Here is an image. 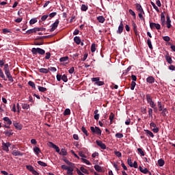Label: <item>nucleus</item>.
<instances>
[{
    "label": "nucleus",
    "instance_id": "nucleus-50",
    "mask_svg": "<svg viewBox=\"0 0 175 175\" xmlns=\"http://www.w3.org/2000/svg\"><path fill=\"white\" fill-rule=\"evenodd\" d=\"M26 169H27V170H29V172H33L35 168H33V167L31 165H26Z\"/></svg>",
    "mask_w": 175,
    "mask_h": 175
},
{
    "label": "nucleus",
    "instance_id": "nucleus-25",
    "mask_svg": "<svg viewBox=\"0 0 175 175\" xmlns=\"http://www.w3.org/2000/svg\"><path fill=\"white\" fill-rule=\"evenodd\" d=\"M74 42L76 44H80L81 43V39L79 36H75L74 38Z\"/></svg>",
    "mask_w": 175,
    "mask_h": 175
},
{
    "label": "nucleus",
    "instance_id": "nucleus-37",
    "mask_svg": "<svg viewBox=\"0 0 175 175\" xmlns=\"http://www.w3.org/2000/svg\"><path fill=\"white\" fill-rule=\"evenodd\" d=\"M99 80H100V78L98 77L92 78V81H93L95 85H96Z\"/></svg>",
    "mask_w": 175,
    "mask_h": 175
},
{
    "label": "nucleus",
    "instance_id": "nucleus-64",
    "mask_svg": "<svg viewBox=\"0 0 175 175\" xmlns=\"http://www.w3.org/2000/svg\"><path fill=\"white\" fill-rule=\"evenodd\" d=\"M154 28L157 30L161 29V25L159 23H154Z\"/></svg>",
    "mask_w": 175,
    "mask_h": 175
},
{
    "label": "nucleus",
    "instance_id": "nucleus-3",
    "mask_svg": "<svg viewBox=\"0 0 175 175\" xmlns=\"http://www.w3.org/2000/svg\"><path fill=\"white\" fill-rule=\"evenodd\" d=\"M90 131L93 134L98 135V136H100L102 135V130L98 126H91Z\"/></svg>",
    "mask_w": 175,
    "mask_h": 175
},
{
    "label": "nucleus",
    "instance_id": "nucleus-54",
    "mask_svg": "<svg viewBox=\"0 0 175 175\" xmlns=\"http://www.w3.org/2000/svg\"><path fill=\"white\" fill-rule=\"evenodd\" d=\"M81 159L83 163H85L86 165H91V162H90V161L87 160L86 159L81 158Z\"/></svg>",
    "mask_w": 175,
    "mask_h": 175
},
{
    "label": "nucleus",
    "instance_id": "nucleus-59",
    "mask_svg": "<svg viewBox=\"0 0 175 175\" xmlns=\"http://www.w3.org/2000/svg\"><path fill=\"white\" fill-rule=\"evenodd\" d=\"M127 163L130 166V167H132L133 163H132V159L131 158H128Z\"/></svg>",
    "mask_w": 175,
    "mask_h": 175
},
{
    "label": "nucleus",
    "instance_id": "nucleus-16",
    "mask_svg": "<svg viewBox=\"0 0 175 175\" xmlns=\"http://www.w3.org/2000/svg\"><path fill=\"white\" fill-rule=\"evenodd\" d=\"M33 152H35L36 155H39L40 152H42V150H40V148L38 146H34L33 148Z\"/></svg>",
    "mask_w": 175,
    "mask_h": 175
},
{
    "label": "nucleus",
    "instance_id": "nucleus-23",
    "mask_svg": "<svg viewBox=\"0 0 175 175\" xmlns=\"http://www.w3.org/2000/svg\"><path fill=\"white\" fill-rule=\"evenodd\" d=\"M97 20H98V23L103 24V23H105L106 19L105 18V17L103 16H99L97 17Z\"/></svg>",
    "mask_w": 175,
    "mask_h": 175
},
{
    "label": "nucleus",
    "instance_id": "nucleus-19",
    "mask_svg": "<svg viewBox=\"0 0 175 175\" xmlns=\"http://www.w3.org/2000/svg\"><path fill=\"white\" fill-rule=\"evenodd\" d=\"M144 132H146V136L149 137H154V133H152V132L150 130H144Z\"/></svg>",
    "mask_w": 175,
    "mask_h": 175
},
{
    "label": "nucleus",
    "instance_id": "nucleus-34",
    "mask_svg": "<svg viewBox=\"0 0 175 175\" xmlns=\"http://www.w3.org/2000/svg\"><path fill=\"white\" fill-rule=\"evenodd\" d=\"M53 36L51 35H48V36H38L37 39L38 40H42V39H47L48 38H51Z\"/></svg>",
    "mask_w": 175,
    "mask_h": 175
},
{
    "label": "nucleus",
    "instance_id": "nucleus-42",
    "mask_svg": "<svg viewBox=\"0 0 175 175\" xmlns=\"http://www.w3.org/2000/svg\"><path fill=\"white\" fill-rule=\"evenodd\" d=\"M68 59H69V57L66 56V57H61L59 59V61H60V62H66V61H68Z\"/></svg>",
    "mask_w": 175,
    "mask_h": 175
},
{
    "label": "nucleus",
    "instance_id": "nucleus-61",
    "mask_svg": "<svg viewBox=\"0 0 175 175\" xmlns=\"http://www.w3.org/2000/svg\"><path fill=\"white\" fill-rule=\"evenodd\" d=\"M5 65H9V64H5V61H3V59H1L0 60V67L2 68V66H4V68H5Z\"/></svg>",
    "mask_w": 175,
    "mask_h": 175
},
{
    "label": "nucleus",
    "instance_id": "nucleus-36",
    "mask_svg": "<svg viewBox=\"0 0 175 175\" xmlns=\"http://www.w3.org/2000/svg\"><path fill=\"white\" fill-rule=\"evenodd\" d=\"M94 169L96 170V172H99L100 173L102 172V167H100L99 165H95Z\"/></svg>",
    "mask_w": 175,
    "mask_h": 175
},
{
    "label": "nucleus",
    "instance_id": "nucleus-43",
    "mask_svg": "<svg viewBox=\"0 0 175 175\" xmlns=\"http://www.w3.org/2000/svg\"><path fill=\"white\" fill-rule=\"evenodd\" d=\"M62 80L64 83H68V76H66V75H63L62 76Z\"/></svg>",
    "mask_w": 175,
    "mask_h": 175
},
{
    "label": "nucleus",
    "instance_id": "nucleus-21",
    "mask_svg": "<svg viewBox=\"0 0 175 175\" xmlns=\"http://www.w3.org/2000/svg\"><path fill=\"white\" fill-rule=\"evenodd\" d=\"M3 133L5 136H8V137H10L13 135V131L8 130L6 131H4Z\"/></svg>",
    "mask_w": 175,
    "mask_h": 175
},
{
    "label": "nucleus",
    "instance_id": "nucleus-51",
    "mask_svg": "<svg viewBox=\"0 0 175 175\" xmlns=\"http://www.w3.org/2000/svg\"><path fill=\"white\" fill-rule=\"evenodd\" d=\"M28 84H29V85L31 88H36V87L35 86V83L33 82V81H29V82H28Z\"/></svg>",
    "mask_w": 175,
    "mask_h": 175
},
{
    "label": "nucleus",
    "instance_id": "nucleus-8",
    "mask_svg": "<svg viewBox=\"0 0 175 175\" xmlns=\"http://www.w3.org/2000/svg\"><path fill=\"white\" fill-rule=\"evenodd\" d=\"M96 143L97 146L101 148V150H106V144H105L102 141L96 140Z\"/></svg>",
    "mask_w": 175,
    "mask_h": 175
},
{
    "label": "nucleus",
    "instance_id": "nucleus-38",
    "mask_svg": "<svg viewBox=\"0 0 175 175\" xmlns=\"http://www.w3.org/2000/svg\"><path fill=\"white\" fill-rule=\"evenodd\" d=\"M147 44L150 50H152V43L151 42V40L149 38L147 40Z\"/></svg>",
    "mask_w": 175,
    "mask_h": 175
},
{
    "label": "nucleus",
    "instance_id": "nucleus-22",
    "mask_svg": "<svg viewBox=\"0 0 175 175\" xmlns=\"http://www.w3.org/2000/svg\"><path fill=\"white\" fill-rule=\"evenodd\" d=\"M59 155H62L63 157H66L68 155V152L66 151V149L62 148L61 152H59Z\"/></svg>",
    "mask_w": 175,
    "mask_h": 175
},
{
    "label": "nucleus",
    "instance_id": "nucleus-56",
    "mask_svg": "<svg viewBox=\"0 0 175 175\" xmlns=\"http://www.w3.org/2000/svg\"><path fill=\"white\" fill-rule=\"evenodd\" d=\"M63 161H64V162H65V163H66L67 165H69V166H73L72 163L69 161V160H68L66 159H64Z\"/></svg>",
    "mask_w": 175,
    "mask_h": 175
},
{
    "label": "nucleus",
    "instance_id": "nucleus-39",
    "mask_svg": "<svg viewBox=\"0 0 175 175\" xmlns=\"http://www.w3.org/2000/svg\"><path fill=\"white\" fill-rule=\"evenodd\" d=\"M114 117H115L114 113L113 112H111L109 115V120H110L111 124H113V120H114Z\"/></svg>",
    "mask_w": 175,
    "mask_h": 175
},
{
    "label": "nucleus",
    "instance_id": "nucleus-12",
    "mask_svg": "<svg viewBox=\"0 0 175 175\" xmlns=\"http://www.w3.org/2000/svg\"><path fill=\"white\" fill-rule=\"evenodd\" d=\"M13 125L16 128V129H18V131H21L23 129V126H21V124H20V123H18L16 121L13 122Z\"/></svg>",
    "mask_w": 175,
    "mask_h": 175
},
{
    "label": "nucleus",
    "instance_id": "nucleus-5",
    "mask_svg": "<svg viewBox=\"0 0 175 175\" xmlns=\"http://www.w3.org/2000/svg\"><path fill=\"white\" fill-rule=\"evenodd\" d=\"M12 146V144L10 142H3L2 143V148L3 151H5L6 152H9V147Z\"/></svg>",
    "mask_w": 175,
    "mask_h": 175
},
{
    "label": "nucleus",
    "instance_id": "nucleus-27",
    "mask_svg": "<svg viewBox=\"0 0 175 175\" xmlns=\"http://www.w3.org/2000/svg\"><path fill=\"white\" fill-rule=\"evenodd\" d=\"M79 170L81 173H84V174H90L88 170L85 169L84 167H81Z\"/></svg>",
    "mask_w": 175,
    "mask_h": 175
},
{
    "label": "nucleus",
    "instance_id": "nucleus-52",
    "mask_svg": "<svg viewBox=\"0 0 175 175\" xmlns=\"http://www.w3.org/2000/svg\"><path fill=\"white\" fill-rule=\"evenodd\" d=\"M131 91H133V90H135V88L136 87V82L135 81H131Z\"/></svg>",
    "mask_w": 175,
    "mask_h": 175
},
{
    "label": "nucleus",
    "instance_id": "nucleus-41",
    "mask_svg": "<svg viewBox=\"0 0 175 175\" xmlns=\"http://www.w3.org/2000/svg\"><path fill=\"white\" fill-rule=\"evenodd\" d=\"M38 90L40 91V92H46V91H47V88L42 86H38Z\"/></svg>",
    "mask_w": 175,
    "mask_h": 175
},
{
    "label": "nucleus",
    "instance_id": "nucleus-11",
    "mask_svg": "<svg viewBox=\"0 0 175 175\" xmlns=\"http://www.w3.org/2000/svg\"><path fill=\"white\" fill-rule=\"evenodd\" d=\"M146 83H148L149 84H154L155 83V78L152 76H149L146 78Z\"/></svg>",
    "mask_w": 175,
    "mask_h": 175
},
{
    "label": "nucleus",
    "instance_id": "nucleus-49",
    "mask_svg": "<svg viewBox=\"0 0 175 175\" xmlns=\"http://www.w3.org/2000/svg\"><path fill=\"white\" fill-rule=\"evenodd\" d=\"M70 109H66L64 111V116H70Z\"/></svg>",
    "mask_w": 175,
    "mask_h": 175
},
{
    "label": "nucleus",
    "instance_id": "nucleus-53",
    "mask_svg": "<svg viewBox=\"0 0 175 175\" xmlns=\"http://www.w3.org/2000/svg\"><path fill=\"white\" fill-rule=\"evenodd\" d=\"M129 13L130 14H131V15L133 16V17H134V18H136V13H135V11H134V10L130 9V10H129Z\"/></svg>",
    "mask_w": 175,
    "mask_h": 175
},
{
    "label": "nucleus",
    "instance_id": "nucleus-32",
    "mask_svg": "<svg viewBox=\"0 0 175 175\" xmlns=\"http://www.w3.org/2000/svg\"><path fill=\"white\" fill-rule=\"evenodd\" d=\"M157 163L159 166L162 167L163 165H165V161L162 159H160L157 161Z\"/></svg>",
    "mask_w": 175,
    "mask_h": 175
},
{
    "label": "nucleus",
    "instance_id": "nucleus-31",
    "mask_svg": "<svg viewBox=\"0 0 175 175\" xmlns=\"http://www.w3.org/2000/svg\"><path fill=\"white\" fill-rule=\"evenodd\" d=\"M157 106L159 107V111H162V110L163 109V105L162 104V102L158 101L157 102Z\"/></svg>",
    "mask_w": 175,
    "mask_h": 175
},
{
    "label": "nucleus",
    "instance_id": "nucleus-57",
    "mask_svg": "<svg viewBox=\"0 0 175 175\" xmlns=\"http://www.w3.org/2000/svg\"><path fill=\"white\" fill-rule=\"evenodd\" d=\"M91 51L92 53H95V51H96V48L95 46V43L92 44V45H91Z\"/></svg>",
    "mask_w": 175,
    "mask_h": 175
},
{
    "label": "nucleus",
    "instance_id": "nucleus-9",
    "mask_svg": "<svg viewBox=\"0 0 175 175\" xmlns=\"http://www.w3.org/2000/svg\"><path fill=\"white\" fill-rule=\"evenodd\" d=\"M49 147H51V148H53L54 150H55L56 152H58V154H59L60 152V150H59V147H58L57 145H55L54 143L53 142H49Z\"/></svg>",
    "mask_w": 175,
    "mask_h": 175
},
{
    "label": "nucleus",
    "instance_id": "nucleus-58",
    "mask_svg": "<svg viewBox=\"0 0 175 175\" xmlns=\"http://www.w3.org/2000/svg\"><path fill=\"white\" fill-rule=\"evenodd\" d=\"M137 151H138L139 154H140V155H142V157H144V151H143V149H142L141 148H138Z\"/></svg>",
    "mask_w": 175,
    "mask_h": 175
},
{
    "label": "nucleus",
    "instance_id": "nucleus-18",
    "mask_svg": "<svg viewBox=\"0 0 175 175\" xmlns=\"http://www.w3.org/2000/svg\"><path fill=\"white\" fill-rule=\"evenodd\" d=\"M165 60L167 61V63L169 64H173V60L172 59V57L169 55V53L165 55Z\"/></svg>",
    "mask_w": 175,
    "mask_h": 175
},
{
    "label": "nucleus",
    "instance_id": "nucleus-45",
    "mask_svg": "<svg viewBox=\"0 0 175 175\" xmlns=\"http://www.w3.org/2000/svg\"><path fill=\"white\" fill-rule=\"evenodd\" d=\"M148 117L149 118H152V108H148Z\"/></svg>",
    "mask_w": 175,
    "mask_h": 175
},
{
    "label": "nucleus",
    "instance_id": "nucleus-14",
    "mask_svg": "<svg viewBox=\"0 0 175 175\" xmlns=\"http://www.w3.org/2000/svg\"><path fill=\"white\" fill-rule=\"evenodd\" d=\"M166 18L167 28H172V21L170 20V16L168 15L166 16Z\"/></svg>",
    "mask_w": 175,
    "mask_h": 175
},
{
    "label": "nucleus",
    "instance_id": "nucleus-55",
    "mask_svg": "<svg viewBox=\"0 0 175 175\" xmlns=\"http://www.w3.org/2000/svg\"><path fill=\"white\" fill-rule=\"evenodd\" d=\"M150 3H151L152 6L153 7V9H154L157 12H159V8H157V6L155 5V3L151 1Z\"/></svg>",
    "mask_w": 175,
    "mask_h": 175
},
{
    "label": "nucleus",
    "instance_id": "nucleus-44",
    "mask_svg": "<svg viewBox=\"0 0 175 175\" xmlns=\"http://www.w3.org/2000/svg\"><path fill=\"white\" fill-rule=\"evenodd\" d=\"M116 137H117V139H122V137H124V134L121 133H117L115 135Z\"/></svg>",
    "mask_w": 175,
    "mask_h": 175
},
{
    "label": "nucleus",
    "instance_id": "nucleus-40",
    "mask_svg": "<svg viewBox=\"0 0 175 175\" xmlns=\"http://www.w3.org/2000/svg\"><path fill=\"white\" fill-rule=\"evenodd\" d=\"M131 69H132V66H129L126 70H123L122 75H124V76L126 75V74L131 70Z\"/></svg>",
    "mask_w": 175,
    "mask_h": 175
},
{
    "label": "nucleus",
    "instance_id": "nucleus-30",
    "mask_svg": "<svg viewBox=\"0 0 175 175\" xmlns=\"http://www.w3.org/2000/svg\"><path fill=\"white\" fill-rule=\"evenodd\" d=\"M35 32H37L36 27L27 30L26 31V33H28L29 35L31 33H35Z\"/></svg>",
    "mask_w": 175,
    "mask_h": 175
},
{
    "label": "nucleus",
    "instance_id": "nucleus-29",
    "mask_svg": "<svg viewBox=\"0 0 175 175\" xmlns=\"http://www.w3.org/2000/svg\"><path fill=\"white\" fill-rule=\"evenodd\" d=\"M73 170H74L73 167H69L68 168V170H66L67 171L66 174L67 175H73Z\"/></svg>",
    "mask_w": 175,
    "mask_h": 175
},
{
    "label": "nucleus",
    "instance_id": "nucleus-47",
    "mask_svg": "<svg viewBox=\"0 0 175 175\" xmlns=\"http://www.w3.org/2000/svg\"><path fill=\"white\" fill-rule=\"evenodd\" d=\"M38 165H40V166H42L43 167H46V166H47V163H46L42 161H38Z\"/></svg>",
    "mask_w": 175,
    "mask_h": 175
},
{
    "label": "nucleus",
    "instance_id": "nucleus-7",
    "mask_svg": "<svg viewBox=\"0 0 175 175\" xmlns=\"http://www.w3.org/2000/svg\"><path fill=\"white\" fill-rule=\"evenodd\" d=\"M12 154L14 157H23V155H24V153L20 152L18 150H13L12 151Z\"/></svg>",
    "mask_w": 175,
    "mask_h": 175
},
{
    "label": "nucleus",
    "instance_id": "nucleus-46",
    "mask_svg": "<svg viewBox=\"0 0 175 175\" xmlns=\"http://www.w3.org/2000/svg\"><path fill=\"white\" fill-rule=\"evenodd\" d=\"M81 131L83 132V133H84V135H85V136H88V131H87V129L84 127V126H83L81 127Z\"/></svg>",
    "mask_w": 175,
    "mask_h": 175
},
{
    "label": "nucleus",
    "instance_id": "nucleus-13",
    "mask_svg": "<svg viewBox=\"0 0 175 175\" xmlns=\"http://www.w3.org/2000/svg\"><path fill=\"white\" fill-rule=\"evenodd\" d=\"M122 31H124V23H122V21H121L118 27V29L117 31V33H119L120 35Z\"/></svg>",
    "mask_w": 175,
    "mask_h": 175
},
{
    "label": "nucleus",
    "instance_id": "nucleus-60",
    "mask_svg": "<svg viewBox=\"0 0 175 175\" xmlns=\"http://www.w3.org/2000/svg\"><path fill=\"white\" fill-rule=\"evenodd\" d=\"M114 154L118 157V158H121V157H122L121 152L120 151H115Z\"/></svg>",
    "mask_w": 175,
    "mask_h": 175
},
{
    "label": "nucleus",
    "instance_id": "nucleus-17",
    "mask_svg": "<svg viewBox=\"0 0 175 175\" xmlns=\"http://www.w3.org/2000/svg\"><path fill=\"white\" fill-rule=\"evenodd\" d=\"M0 79H2L3 80H4V81H8V79H6V77L3 73V70H2V68H0Z\"/></svg>",
    "mask_w": 175,
    "mask_h": 175
},
{
    "label": "nucleus",
    "instance_id": "nucleus-62",
    "mask_svg": "<svg viewBox=\"0 0 175 175\" xmlns=\"http://www.w3.org/2000/svg\"><path fill=\"white\" fill-rule=\"evenodd\" d=\"M163 39L165 42H170V37L167 36H163Z\"/></svg>",
    "mask_w": 175,
    "mask_h": 175
},
{
    "label": "nucleus",
    "instance_id": "nucleus-4",
    "mask_svg": "<svg viewBox=\"0 0 175 175\" xmlns=\"http://www.w3.org/2000/svg\"><path fill=\"white\" fill-rule=\"evenodd\" d=\"M59 24V20L56 19L55 21L51 25V28L50 29V32H54V31L58 27Z\"/></svg>",
    "mask_w": 175,
    "mask_h": 175
},
{
    "label": "nucleus",
    "instance_id": "nucleus-33",
    "mask_svg": "<svg viewBox=\"0 0 175 175\" xmlns=\"http://www.w3.org/2000/svg\"><path fill=\"white\" fill-rule=\"evenodd\" d=\"M81 10L82 12H87L88 10V6L85 4H82L81 7Z\"/></svg>",
    "mask_w": 175,
    "mask_h": 175
},
{
    "label": "nucleus",
    "instance_id": "nucleus-26",
    "mask_svg": "<svg viewBox=\"0 0 175 175\" xmlns=\"http://www.w3.org/2000/svg\"><path fill=\"white\" fill-rule=\"evenodd\" d=\"M146 100L148 103H151L152 102H154L152 100V97H151V94H146Z\"/></svg>",
    "mask_w": 175,
    "mask_h": 175
},
{
    "label": "nucleus",
    "instance_id": "nucleus-2",
    "mask_svg": "<svg viewBox=\"0 0 175 175\" xmlns=\"http://www.w3.org/2000/svg\"><path fill=\"white\" fill-rule=\"evenodd\" d=\"M31 53L33 54V55H36L37 54L44 55L46 51H44V49H42L41 48H32Z\"/></svg>",
    "mask_w": 175,
    "mask_h": 175
},
{
    "label": "nucleus",
    "instance_id": "nucleus-1",
    "mask_svg": "<svg viewBox=\"0 0 175 175\" xmlns=\"http://www.w3.org/2000/svg\"><path fill=\"white\" fill-rule=\"evenodd\" d=\"M3 70L7 79H8V81H10V83H13L14 81V79H13V77L10 73V68L9 67V65L5 64V68H3Z\"/></svg>",
    "mask_w": 175,
    "mask_h": 175
},
{
    "label": "nucleus",
    "instance_id": "nucleus-24",
    "mask_svg": "<svg viewBox=\"0 0 175 175\" xmlns=\"http://www.w3.org/2000/svg\"><path fill=\"white\" fill-rule=\"evenodd\" d=\"M21 106L23 110H28L31 107L29 104H27V103H22Z\"/></svg>",
    "mask_w": 175,
    "mask_h": 175
},
{
    "label": "nucleus",
    "instance_id": "nucleus-48",
    "mask_svg": "<svg viewBox=\"0 0 175 175\" xmlns=\"http://www.w3.org/2000/svg\"><path fill=\"white\" fill-rule=\"evenodd\" d=\"M38 23V20L36 18H31L30 21H29V24L30 25H33V24Z\"/></svg>",
    "mask_w": 175,
    "mask_h": 175
},
{
    "label": "nucleus",
    "instance_id": "nucleus-15",
    "mask_svg": "<svg viewBox=\"0 0 175 175\" xmlns=\"http://www.w3.org/2000/svg\"><path fill=\"white\" fill-rule=\"evenodd\" d=\"M135 6H136L137 10H138L139 13H143V14H144V10H143L142 5H140L139 3H136Z\"/></svg>",
    "mask_w": 175,
    "mask_h": 175
},
{
    "label": "nucleus",
    "instance_id": "nucleus-35",
    "mask_svg": "<svg viewBox=\"0 0 175 175\" xmlns=\"http://www.w3.org/2000/svg\"><path fill=\"white\" fill-rule=\"evenodd\" d=\"M39 72L47 74V73H49V68L48 69L47 68H40Z\"/></svg>",
    "mask_w": 175,
    "mask_h": 175
},
{
    "label": "nucleus",
    "instance_id": "nucleus-63",
    "mask_svg": "<svg viewBox=\"0 0 175 175\" xmlns=\"http://www.w3.org/2000/svg\"><path fill=\"white\" fill-rule=\"evenodd\" d=\"M50 57H51V53L50 52L46 53L45 59H50Z\"/></svg>",
    "mask_w": 175,
    "mask_h": 175
},
{
    "label": "nucleus",
    "instance_id": "nucleus-6",
    "mask_svg": "<svg viewBox=\"0 0 175 175\" xmlns=\"http://www.w3.org/2000/svg\"><path fill=\"white\" fill-rule=\"evenodd\" d=\"M3 120L7 123V125L4 126L5 128H7L8 129H10V125H12V120H10V118H9V117H4Z\"/></svg>",
    "mask_w": 175,
    "mask_h": 175
},
{
    "label": "nucleus",
    "instance_id": "nucleus-20",
    "mask_svg": "<svg viewBox=\"0 0 175 175\" xmlns=\"http://www.w3.org/2000/svg\"><path fill=\"white\" fill-rule=\"evenodd\" d=\"M99 110L98 109H96L94 111V120H96V121H98V120H99Z\"/></svg>",
    "mask_w": 175,
    "mask_h": 175
},
{
    "label": "nucleus",
    "instance_id": "nucleus-28",
    "mask_svg": "<svg viewBox=\"0 0 175 175\" xmlns=\"http://www.w3.org/2000/svg\"><path fill=\"white\" fill-rule=\"evenodd\" d=\"M161 111V116L163 117H166L167 113H169L167 108H163V110Z\"/></svg>",
    "mask_w": 175,
    "mask_h": 175
},
{
    "label": "nucleus",
    "instance_id": "nucleus-10",
    "mask_svg": "<svg viewBox=\"0 0 175 175\" xmlns=\"http://www.w3.org/2000/svg\"><path fill=\"white\" fill-rule=\"evenodd\" d=\"M161 23L162 27H165V24H166V19L165 18V12H163L161 14Z\"/></svg>",
    "mask_w": 175,
    "mask_h": 175
}]
</instances>
